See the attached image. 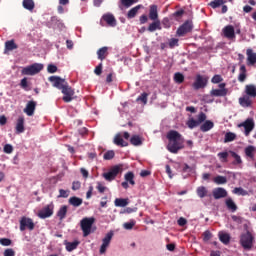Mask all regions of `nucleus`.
Segmentation results:
<instances>
[{
    "mask_svg": "<svg viewBox=\"0 0 256 256\" xmlns=\"http://www.w3.org/2000/svg\"><path fill=\"white\" fill-rule=\"evenodd\" d=\"M166 137L168 139L167 150L170 153L177 154L181 149H185V138L177 130H170Z\"/></svg>",
    "mask_w": 256,
    "mask_h": 256,
    "instance_id": "1",
    "label": "nucleus"
},
{
    "mask_svg": "<svg viewBox=\"0 0 256 256\" xmlns=\"http://www.w3.org/2000/svg\"><path fill=\"white\" fill-rule=\"evenodd\" d=\"M93 223H95V218H83L80 221V227L83 233V237H89L93 233Z\"/></svg>",
    "mask_w": 256,
    "mask_h": 256,
    "instance_id": "2",
    "label": "nucleus"
},
{
    "mask_svg": "<svg viewBox=\"0 0 256 256\" xmlns=\"http://www.w3.org/2000/svg\"><path fill=\"white\" fill-rule=\"evenodd\" d=\"M254 241H255V238L253 237V234H251V232H249V231H247L246 233H243L240 236V245L246 251H250V249H253Z\"/></svg>",
    "mask_w": 256,
    "mask_h": 256,
    "instance_id": "3",
    "label": "nucleus"
},
{
    "mask_svg": "<svg viewBox=\"0 0 256 256\" xmlns=\"http://www.w3.org/2000/svg\"><path fill=\"white\" fill-rule=\"evenodd\" d=\"M193 31V22L191 20L185 21L176 31L178 37H185L187 33Z\"/></svg>",
    "mask_w": 256,
    "mask_h": 256,
    "instance_id": "4",
    "label": "nucleus"
},
{
    "mask_svg": "<svg viewBox=\"0 0 256 256\" xmlns=\"http://www.w3.org/2000/svg\"><path fill=\"white\" fill-rule=\"evenodd\" d=\"M43 71V64L34 63L28 67L22 69L23 75H37V73H41Z\"/></svg>",
    "mask_w": 256,
    "mask_h": 256,
    "instance_id": "5",
    "label": "nucleus"
},
{
    "mask_svg": "<svg viewBox=\"0 0 256 256\" xmlns=\"http://www.w3.org/2000/svg\"><path fill=\"white\" fill-rule=\"evenodd\" d=\"M54 209H55V205H53V203H50L44 206L38 212L39 219H49V217H53Z\"/></svg>",
    "mask_w": 256,
    "mask_h": 256,
    "instance_id": "6",
    "label": "nucleus"
},
{
    "mask_svg": "<svg viewBox=\"0 0 256 256\" xmlns=\"http://www.w3.org/2000/svg\"><path fill=\"white\" fill-rule=\"evenodd\" d=\"M63 93V102L64 103H71L73 101V95H75V90L69 86V83L66 84L63 89L61 90Z\"/></svg>",
    "mask_w": 256,
    "mask_h": 256,
    "instance_id": "7",
    "label": "nucleus"
},
{
    "mask_svg": "<svg viewBox=\"0 0 256 256\" xmlns=\"http://www.w3.org/2000/svg\"><path fill=\"white\" fill-rule=\"evenodd\" d=\"M208 80L206 77H203L201 74L196 76V80L192 84L193 89L195 91H199V89H205L207 87Z\"/></svg>",
    "mask_w": 256,
    "mask_h": 256,
    "instance_id": "8",
    "label": "nucleus"
},
{
    "mask_svg": "<svg viewBox=\"0 0 256 256\" xmlns=\"http://www.w3.org/2000/svg\"><path fill=\"white\" fill-rule=\"evenodd\" d=\"M238 127H244L245 129L244 135L246 137H249V135L251 134V131L255 129V122L253 121V119L248 118L244 122L238 124Z\"/></svg>",
    "mask_w": 256,
    "mask_h": 256,
    "instance_id": "9",
    "label": "nucleus"
},
{
    "mask_svg": "<svg viewBox=\"0 0 256 256\" xmlns=\"http://www.w3.org/2000/svg\"><path fill=\"white\" fill-rule=\"evenodd\" d=\"M48 81H50V83H53V87H56V89H59L60 91L68 84L65 79L59 76H50L48 78Z\"/></svg>",
    "mask_w": 256,
    "mask_h": 256,
    "instance_id": "10",
    "label": "nucleus"
},
{
    "mask_svg": "<svg viewBox=\"0 0 256 256\" xmlns=\"http://www.w3.org/2000/svg\"><path fill=\"white\" fill-rule=\"evenodd\" d=\"M121 173V167L113 166L109 172L103 174L106 181H115V178Z\"/></svg>",
    "mask_w": 256,
    "mask_h": 256,
    "instance_id": "11",
    "label": "nucleus"
},
{
    "mask_svg": "<svg viewBox=\"0 0 256 256\" xmlns=\"http://www.w3.org/2000/svg\"><path fill=\"white\" fill-rule=\"evenodd\" d=\"M25 229L33 231V229H35V223L33 222V219L24 216L20 220V231H25Z\"/></svg>",
    "mask_w": 256,
    "mask_h": 256,
    "instance_id": "12",
    "label": "nucleus"
},
{
    "mask_svg": "<svg viewBox=\"0 0 256 256\" xmlns=\"http://www.w3.org/2000/svg\"><path fill=\"white\" fill-rule=\"evenodd\" d=\"M37 107V102L31 100L26 104V107L24 108V113L28 115V117H33L35 114V109Z\"/></svg>",
    "mask_w": 256,
    "mask_h": 256,
    "instance_id": "13",
    "label": "nucleus"
},
{
    "mask_svg": "<svg viewBox=\"0 0 256 256\" xmlns=\"http://www.w3.org/2000/svg\"><path fill=\"white\" fill-rule=\"evenodd\" d=\"M226 39H235V28L232 25H227L222 30Z\"/></svg>",
    "mask_w": 256,
    "mask_h": 256,
    "instance_id": "14",
    "label": "nucleus"
},
{
    "mask_svg": "<svg viewBox=\"0 0 256 256\" xmlns=\"http://www.w3.org/2000/svg\"><path fill=\"white\" fill-rule=\"evenodd\" d=\"M15 129H16V133L18 135L21 134V133H25V118L23 116H20L17 119Z\"/></svg>",
    "mask_w": 256,
    "mask_h": 256,
    "instance_id": "15",
    "label": "nucleus"
},
{
    "mask_svg": "<svg viewBox=\"0 0 256 256\" xmlns=\"http://www.w3.org/2000/svg\"><path fill=\"white\" fill-rule=\"evenodd\" d=\"M214 199H223L227 197V190L224 188H215L212 192Z\"/></svg>",
    "mask_w": 256,
    "mask_h": 256,
    "instance_id": "16",
    "label": "nucleus"
},
{
    "mask_svg": "<svg viewBox=\"0 0 256 256\" xmlns=\"http://www.w3.org/2000/svg\"><path fill=\"white\" fill-rule=\"evenodd\" d=\"M102 19L109 25V27H115L117 25V20L113 14H104Z\"/></svg>",
    "mask_w": 256,
    "mask_h": 256,
    "instance_id": "17",
    "label": "nucleus"
},
{
    "mask_svg": "<svg viewBox=\"0 0 256 256\" xmlns=\"http://www.w3.org/2000/svg\"><path fill=\"white\" fill-rule=\"evenodd\" d=\"M215 127V123L211 120H206L201 126H200V131L202 133H207V131H211Z\"/></svg>",
    "mask_w": 256,
    "mask_h": 256,
    "instance_id": "18",
    "label": "nucleus"
},
{
    "mask_svg": "<svg viewBox=\"0 0 256 256\" xmlns=\"http://www.w3.org/2000/svg\"><path fill=\"white\" fill-rule=\"evenodd\" d=\"M245 93L248 97L255 99L256 97V86L253 84H248L245 86Z\"/></svg>",
    "mask_w": 256,
    "mask_h": 256,
    "instance_id": "19",
    "label": "nucleus"
},
{
    "mask_svg": "<svg viewBox=\"0 0 256 256\" xmlns=\"http://www.w3.org/2000/svg\"><path fill=\"white\" fill-rule=\"evenodd\" d=\"M149 19H151V21H159V13L157 12V5L150 6Z\"/></svg>",
    "mask_w": 256,
    "mask_h": 256,
    "instance_id": "20",
    "label": "nucleus"
},
{
    "mask_svg": "<svg viewBox=\"0 0 256 256\" xmlns=\"http://www.w3.org/2000/svg\"><path fill=\"white\" fill-rule=\"evenodd\" d=\"M114 145H117L118 147H128L129 143L125 142V140H123V138L121 137V134H117L114 137V141H113Z\"/></svg>",
    "mask_w": 256,
    "mask_h": 256,
    "instance_id": "21",
    "label": "nucleus"
},
{
    "mask_svg": "<svg viewBox=\"0 0 256 256\" xmlns=\"http://www.w3.org/2000/svg\"><path fill=\"white\" fill-rule=\"evenodd\" d=\"M239 104L241 105V107H251L253 101H251L250 96L245 95L239 98Z\"/></svg>",
    "mask_w": 256,
    "mask_h": 256,
    "instance_id": "22",
    "label": "nucleus"
},
{
    "mask_svg": "<svg viewBox=\"0 0 256 256\" xmlns=\"http://www.w3.org/2000/svg\"><path fill=\"white\" fill-rule=\"evenodd\" d=\"M161 31V21L160 20H153V23H151L149 26H148V31L150 33H153L155 31Z\"/></svg>",
    "mask_w": 256,
    "mask_h": 256,
    "instance_id": "23",
    "label": "nucleus"
},
{
    "mask_svg": "<svg viewBox=\"0 0 256 256\" xmlns=\"http://www.w3.org/2000/svg\"><path fill=\"white\" fill-rule=\"evenodd\" d=\"M68 202L72 207H81V205H83V199L77 196L70 197Z\"/></svg>",
    "mask_w": 256,
    "mask_h": 256,
    "instance_id": "24",
    "label": "nucleus"
},
{
    "mask_svg": "<svg viewBox=\"0 0 256 256\" xmlns=\"http://www.w3.org/2000/svg\"><path fill=\"white\" fill-rule=\"evenodd\" d=\"M210 95L212 97H225L227 95V89H212Z\"/></svg>",
    "mask_w": 256,
    "mask_h": 256,
    "instance_id": "25",
    "label": "nucleus"
},
{
    "mask_svg": "<svg viewBox=\"0 0 256 256\" xmlns=\"http://www.w3.org/2000/svg\"><path fill=\"white\" fill-rule=\"evenodd\" d=\"M130 143L134 147H140V145H143V138H141V136H139V135H133L130 138Z\"/></svg>",
    "mask_w": 256,
    "mask_h": 256,
    "instance_id": "26",
    "label": "nucleus"
},
{
    "mask_svg": "<svg viewBox=\"0 0 256 256\" xmlns=\"http://www.w3.org/2000/svg\"><path fill=\"white\" fill-rule=\"evenodd\" d=\"M218 237L221 243H223L224 245H229V243L231 242V235H229L228 233L219 232Z\"/></svg>",
    "mask_w": 256,
    "mask_h": 256,
    "instance_id": "27",
    "label": "nucleus"
},
{
    "mask_svg": "<svg viewBox=\"0 0 256 256\" xmlns=\"http://www.w3.org/2000/svg\"><path fill=\"white\" fill-rule=\"evenodd\" d=\"M248 63L250 65H255L256 63V53L253 52V49H247L246 51Z\"/></svg>",
    "mask_w": 256,
    "mask_h": 256,
    "instance_id": "28",
    "label": "nucleus"
},
{
    "mask_svg": "<svg viewBox=\"0 0 256 256\" xmlns=\"http://www.w3.org/2000/svg\"><path fill=\"white\" fill-rule=\"evenodd\" d=\"M19 49V46L15 43V40H8L5 42V51H15Z\"/></svg>",
    "mask_w": 256,
    "mask_h": 256,
    "instance_id": "29",
    "label": "nucleus"
},
{
    "mask_svg": "<svg viewBox=\"0 0 256 256\" xmlns=\"http://www.w3.org/2000/svg\"><path fill=\"white\" fill-rule=\"evenodd\" d=\"M107 47H102L97 51V56L100 61H104V59L107 58V55H109V52Z\"/></svg>",
    "mask_w": 256,
    "mask_h": 256,
    "instance_id": "30",
    "label": "nucleus"
},
{
    "mask_svg": "<svg viewBox=\"0 0 256 256\" xmlns=\"http://www.w3.org/2000/svg\"><path fill=\"white\" fill-rule=\"evenodd\" d=\"M115 207H127L129 205V199L116 198L114 201Z\"/></svg>",
    "mask_w": 256,
    "mask_h": 256,
    "instance_id": "31",
    "label": "nucleus"
},
{
    "mask_svg": "<svg viewBox=\"0 0 256 256\" xmlns=\"http://www.w3.org/2000/svg\"><path fill=\"white\" fill-rule=\"evenodd\" d=\"M79 241L75 240L74 242H66L65 246H66V251H68L69 253H71V251H75V249H77V247H79Z\"/></svg>",
    "mask_w": 256,
    "mask_h": 256,
    "instance_id": "32",
    "label": "nucleus"
},
{
    "mask_svg": "<svg viewBox=\"0 0 256 256\" xmlns=\"http://www.w3.org/2000/svg\"><path fill=\"white\" fill-rule=\"evenodd\" d=\"M57 217L60 219V221H63V219L67 217V206L63 205L60 207L57 212Z\"/></svg>",
    "mask_w": 256,
    "mask_h": 256,
    "instance_id": "33",
    "label": "nucleus"
},
{
    "mask_svg": "<svg viewBox=\"0 0 256 256\" xmlns=\"http://www.w3.org/2000/svg\"><path fill=\"white\" fill-rule=\"evenodd\" d=\"M226 207L227 209H229V211H232V213H235V211H237V204H235V202L231 198L226 199Z\"/></svg>",
    "mask_w": 256,
    "mask_h": 256,
    "instance_id": "34",
    "label": "nucleus"
},
{
    "mask_svg": "<svg viewBox=\"0 0 256 256\" xmlns=\"http://www.w3.org/2000/svg\"><path fill=\"white\" fill-rule=\"evenodd\" d=\"M141 7V5H137L136 7L130 9L127 13V18L133 19L137 15V13H139V9H141Z\"/></svg>",
    "mask_w": 256,
    "mask_h": 256,
    "instance_id": "35",
    "label": "nucleus"
},
{
    "mask_svg": "<svg viewBox=\"0 0 256 256\" xmlns=\"http://www.w3.org/2000/svg\"><path fill=\"white\" fill-rule=\"evenodd\" d=\"M230 155L234 159L232 164H234V165H242L243 164V160L241 159V156H239V154H237L236 152L230 151Z\"/></svg>",
    "mask_w": 256,
    "mask_h": 256,
    "instance_id": "36",
    "label": "nucleus"
},
{
    "mask_svg": "<svg viewBox=\"0 0 256 256\" xmlns=\"http://www.w3.org/2000/svg\"><path fill=\"white\" fill-rule=\"evenodd\" d=\"M245 155L246 157H249L250 159H254L255 157V146H248L245 148Z\"/></svg>",
    "mask_w": 256,
    "mask_h": 256,
    "instance_id": "37",
    "label": "nucleus"
},
{
    "mask_svg": "<svg viewBox=\"0 0 256 256\" xmlns=\"http://www.w3.org/2000/svg\"><path fill=\"white\" fill-rule=\"evenodd\" d=\"M125 181H127L130 185H135V174L133 172H127L124 175Z\"/></svg>",
    "mask_w": 256,
    "mask_h": 256,
    "instance_id": "38",
    "label": "nucleus"
},
{
    "mask_svg": "<svg viewBox=\"0 0 256 256\" xmlns=\"http://www.w3.org/2000/svg\"><path fill=\"white\" fill-rule=\"evenodd\" d=\"M23 7L28 11H33L35 9V2L33 0H23Z\"/></svg>",
    "mask_w": 256,
    "mask_h": 256,
    "instance_id": "39",
    "label": "nucleus"
},
{
    "mask_svg": "<svg viewBox=\"0 0 256 256\" xmlns=\"http://www.w3.org/2000/svg\"><path fill=\"white\" fill-rule=\"evenodd\" d=\"M237 139V134L233 132H227L224 137V143H231V141H235Z\"/></svg>",
    "mask_w": 256,
    "mask_h": 256,
    "instance_id": "40",
    "label": "nucleus"
},
{
    "mask_svg": "<svg viewBox=\"0 0 256 256\" xmlns=\"http://www.w3.org/2000/svg\"><path fill=\"white\" fill-rule=\"evenodd\" d=\"M196 193L200 199L207 197V188L205 186H200L197 188Z\"/></svg>",
    "mask_w": 256,
    "mask_h": 256,
    "instance_id": "41",
    "label": "nucleus"
},
{
    "mask_svg": "<svg viewBox=\"0 0 256 256\" xmlns=\"http://www.w3.org/2000/svg\"><path fill=\"white\" fill-rule=\"evenodd\" d=\"M174 81L178 85H181V83H183V81H185V76L183 74H181V72H176L174 74Z\"/></svg>",
    "mask_w": 256,
    "mask_h": 256,
    "instance_id": "42",
    "label": "nucleus"
},
{
    "mask_svg": "<svg viewBox=\"0 0 256 256\" xmlns=\"http://www.w3.org/2000/svg\"><path fill=\"white\" fill-rule=\"evenodd\" d=\"M111 239H113V232H108L106 236L102 240V245H107L109 247L111 243Z\"/></svg>",
    "mask_w": 256,
    "mask_h": 256,
    "instance_id": "43",
    "label": "nucleus"
},
{
    "mask_svg": "<svg viewBox=\"0 0 256 256\" xmlns=\"http://www.w3.org/2000/svg\"><path fill=\"white\" fill-rule=\"evenodd\" d=\"M214 183H216V185H225V183H227V177L225 176H216L214 178Z\"/></svg>",
    "mask_w": 256,
    "mask_h": 256,
    "instance_id": "44",
    "label": "nucleus"
},
{
    "mask_svg": "<svg viewBox=\"0 0 256 256\" xmlns=\"http://www.w3.org/2000/svg\"><path fill=\"white\" fill-rule=\"evenodd\" d=\"M186 125L189 127V129H195V127H199V122L193 118H190Z\"/></svg>",
    "mask_w": 256,
    "mask_h": 256,
    "instance_id": "45",
    "label": "nucleus"
},
{
    "mask_svg": "<svg viewBox=\"0 0 256 256\" xmlns=\"http://www.w3.org/2000/svg\"><path fill=\"white\" fill-rule=\"evenodd\" d=\"M202 237H203V241H204L205 243H207L208 241H211V239H213V234L211 233V231L206 230V231L202 234Z\"/></svg>",
    "mask_w": 256,
    "mask_h": 256,
    "instance_id": "46",
    "label": "nucleus"
},
{
    "mask_svg": "<svg viewBox=\"0 0 256 256\" xmlns=\"http://www.w3.org/2000/svg\"><path fill=\"white\" fill-rule=\"evenodd\" d=\"M224 3V0H214L210 2L209 5L210 7H212V9H217V7H221V5H223Z\"/></svg>",
    "mask_w": 256,
    "mask_h": 256,
    "instance_id": "47",
    "label": "nucleus"
},
{
    "mask_svg": "<svg viewBox=\"0 0 256 256\" xmlns=\"http://www.w3.org/2000/svg\"><path fill=\"white\" fill-rule=\"evenodd\" d=\"M115 157V151L113 150H109L107 151L104 156H103V159L105 161H111V159H113Z\"/></svg>",
    "mask_w": 256,
    "mask_h": 256,
    "instance_id": "48",
    "label": "nucleus"
},
{
    "mask_svg": "<svg viewBox=\"0 0 256 256\" xmlns=\"http://www.w3.org/2000/svg\"><path fill=\"white\" fill-rule=\"evenodd\" d=\"M218 157L221 163H227V158L229 157V152H219Z\"/></svg>",
    "mask_w": 256,
    "mask_h": 256,
    "instance_id": "49",
    "label": "nucleus"
},
{
    "mask_svg": "<svg viewBox=\"0 0 256 256\" xmlns=\"http://www.w3.org/2000/svg\"><path fill=\"white\" fill-rule=\"evenodd\" d=\"M147 97H149V94L144 92L136 99V101H141L144 105H147Z\"/></svg>",
    "mask_w": 256,
    "mask_h": 256,
    "instance_id": "50",
    "label": "nucleus"
},
{
    "mask_svg": "<svg viewBox=\"0 0 256 256\" xmlns=\"http://www.w3.org/2000/svg\"><path fill=\"white\" fill-rule=\"evenodd\" d=\"M135 220H130L129 222H126L123 224L124 229H126L127 231H130L131 229H133V227H135Z\"/></svg>",
    "mask_w": 256,
    "mask_h": 256,
    "instance_id": "51",
    "label": "nucleus"
},
{
    "mask_svg": "<svg viewBox=\"0 0 256 256\" xmlns=\"http://www.w3.org/2000/svg\"><path fill=\"white\" fill-rule=\"evenodd\" d=\"M223 77L219 74H216L212 77L211 83H214V85H217V83H222Z\"/></svg>",
    "mask_w": 256,
    "mask_h": 256,
    "instance_id": "52",
    "label": "nucleus"
},
{
    "mask_svg": "<svg viewBox=\"0 0 256 256\" xmlns=\"http://www.w3.org/2000/svg\"><path fill=\"white\" fill-rule=\"evenodd\" d=\"M207 120V114H205L204 112H200L198 114V124L201 125V123H205V121Z\"/></svg>",
    "mask_w": 256,
    "mask_h": 256,
    "instance_id": "53",
    "label": "nucleus"
},
{
    "mask_svg": "<svg viewBox=\"0 0 256 256\" xmlns=\"http://www.w3.org/2000/svg\"><path fill=\"white\" fill-rule=\"evenodd\" d=\"M12 241L9 238H1L0 239V245L3 247H9L11 245Z\"/></svg>",
    "mask_w": 256,
    "mask_h": 256,
    "instance_id": "54",
    "label": "nucleus"
},
{
    "mask_svg": "<svg viewBox=\"0 0 256 256\" xmlns=\"http://www.w3.org/2000/svg\"><path fill=\"white\" fill-rule=\"evenodd\" d=\"M233 193H234L235 195H247V191H245V190H244L243 188H241V187H236V188H234Z\"/></svg>",
    "mask_w": 256,
    "mask_h": 256,
    "instance_id": "55",
    "label": "nucleus"
},
{
    "mask_svg": "<svg viewBox=\"0 0 256 256\" xmlns=\"http://www.w3.org/2000/svg\"><path fill=\"white\" fill-rule=\"evenodd\" d=\"M69 197V190L60 189L58 198L67 199Z\"/></svg>",
    "mask_w": 256,
    "mask_h": 256,
    "instance_id": "56",
    "label": "nucleus"
},
{
    "mask_svg": "<svg viewBox=\"0 0 256 256\" xmlns=\"http://www.w3.org/2000/svg\"><path fill=\"white\" fill-rule=\"evenodd\" d=\"M231 219L234 221V223H237V225H241V223H243V217L241 216L232 215Z\"/></svg>",
    "mask_w": 256,
    "mask_h": 256,
    "instance_id": "57",
    "label": "nucleus"
},
{
    "mask_svg": "<svg viewBox=\"0 0 256 256\" xmlns=\"http://www.w3.org/2000/svg\"><path fill=\"white\" fill-rule=\"evenodd\" d=\"M179 46V39L177 38H172L169 42V47L170 49H173V47H178Z\"/></svg>",
    "mask_w": 256,
    "mask_h": 256,
    "instance_id": "58",
    "label": "nucleus"
},
{
    "mask_svg": "<svg viewBox=\"0 0 256 256\" xmlns=\"http://www.w3.org/2000/svg\"><path fill=\"white\" fill-rule=\"evenodd\" d=\"M95 75H101L103 73V63H100L98 66L95 67L94 69Z\"/></svg>",
    "mask_w": 256,
    "mask_h": 256,
    "instance_id": "59",
    "label": "nucleus"
},
{
    "mask_svg": "<svg viewBox=\"0 0 256 256\" xmlns=\"http://www.w3.org/2000/svg\"><path fill=\"white\" fill-rule=\"evenodd\" d=\"M79 189H81V182L74 181L72 183V191H79Z\"/></svg>",
    "mask_w": 256,
    "mask_h": 256,
    "instance_id": "60",
    "label": "nucleus"
},
{
    "mask_svg": "<svg viewBox=\"0 0 256 256\" xmlns=\"http://www.w3.org/2000/svg\"><path fill=\"white\" fill-rule=\"evenodd\" d=\"M4 153H7V154L13 153V146L11 144H6L4 146Z\"/></svg>",
    "mask_w": 256,
    "mask_h": 256,
    "instance_id": "61",
    "label": "nucleus"
},
{
    "mask_svg": "<svg viewBox=\"0 0 256 256\" xmlns=\"http://www.w3.org/2000/svg\"><path fill=\"white\" fill-rule=\"evenodd\" d=\"M121 3L124 7H131L135 3V0H121Z\"/></svg>",
    "mask_w": 256,
    "mask_h": 256,
    "instance_id": "62",
    "label": "nucleus"
},
{
    "mask_svg": "<svg viewBox=\"0 0 256 256\" xmlns=\"http://www.w3.org/2000/svg\"><path fill=\"white\" fill-rule=\"evenodd\" d=\"M48 73H57V67L54 64H49L47 67Z\"/></svg>",
    "mask_w": 256,
    "mask_h": 256,
    "instance_id": "63",
    "label": "nucleus"
},
{
    "mask_svg": "<svg viewBox=\"0 0 256 256\" xmlns=\"http://www.w3.org/2000/svg\"><path fill=\"white\" fill-rule=\"evenodd\" d=\"M4 256H15V250H13L12 248H7L4 251Z\"/></svg>",
    "mask_w": 256,
    "mask_h": 256,
    "instance_id": "64",
    "label": "nucleus"
}]
</instances>
